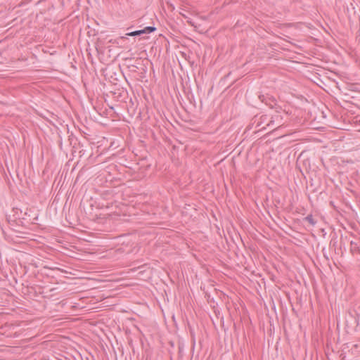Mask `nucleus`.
Returning a JSON list of instances; mask_svg holds the SVG:
<instances>
[{
	"label": "nucleus",
	"instance_id": "obj_4",
	"mask_svg": "<svg viewBox=\"0 0 360 360\" xmlns=\"http://www.w3.org/2000/svg\"><path fill=\"white\" fill-rule=\"evenodd\" d=\"M305 220L307 221L311 225H314L316 224V221L314 219V217L312 215H308L305 218Z\"/></svg>",
	"mask_w": 360,
	"mask_h": 360
},
{
	"label": "nucleus",
	"instance_id": "obj_1",
	"mask_svg": "<svg viewBox=\"0 0 360 360\" xmlns=\"http://www.w3.org/2000/svg\"><path fill=\"white\" fill-rule=\"evenodd\" d=\"M283 124V117L280 114L276 113L271 117V120L267 124V126L268 127H276V128H278L281 126H282Z\"/></svg>",
	"mask_w": 360,
	"mask_h": 360
},
{
	"label": "nucleus",
	"instance_id": "obj_2",
	"mask_svg": "<svg viewBox=\"0 0 360 360\" xmlns=\"http://www.w3.org/2000/svg\"><path fill=\"white\" fill-rule=\"evenodd\" d=\"M142 34H144V30H136V31H133L131 32H128L126 34V35L130 36V37H135V36H139Z\"/></svg>",
	"mask_w": 360,
	"mask_h": 360
},
{
	"label": "nucleus",
	"instance_id": "obj_3",
	"mask_svg": "<svg viewBox=\"0 0 360 360\" xmlns=\"http://www.w3.org/2000/svg\"><path fill=\"white\" fill-rule=\"evenodd\" d=\"M155 30H156V28H155V27H152V26H148V27H146L144 29H143V30H144V34H145V33H150V32H154Z\"/></svg>",
	"mask_w": 360,
	"mask_h": 360
}]
</instances>
